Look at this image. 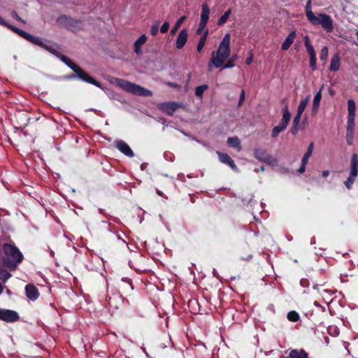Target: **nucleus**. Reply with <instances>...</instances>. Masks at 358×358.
<instances>
[{"mask_svg":"<svg viewBox=\"0 0 358 358\" xmlns=\"http://www.w3.org/2000/svg\"><path fill=\"white\" fill-rule=\"evenodd\" d=\"M20 33L22 34V37L23 38L51 52L57 58H59L62 62H64L67 66L72 69L74 73H71L66 76V78L67 80H79L87 83L92 84L101 89L103 88L102 85L100 82L95 80L90 74L85 72L80 66H79L73 62H72L68 57L60 53L52 46L48 45L47 44L44 43L42 41V38L34 36L26 31Z\"/></svg>","mask_w":358,"mask_h":358,"instance_id":"nucleus-1","label":"nucleus"},{"mask_svg":"<svg viewBox=\"0 0 358 358\" xmlns=\"http://www.w3.org/2000/svg\"><path fill=\"white\" fill-rule=\"evenodd\" d=\"M305 10L308 20L313 25L317 26L320 24L327 33L333 31L334 22L331 17L325 13H319L315 15L312 11L310 0H308L305 6Z\"/></svg>","mask_w":358,"mask_h":358,"instance_id":"nucleus-2","label":"nucleus"},{"mask_svg":"<svg viewBox=\"0 0 358 358\" xmlns=\"http://www.w3.org/2000/svg\"><path fill=\"white\" fill-rule=\"evenodd\" d=\"M2 248L3 252L2 262L5 266L15 267L17 264L22 262L23 255L15 245L4 243Z\"/></svg>","mask_w":358,"mask_h":358,"instance_id":"nucleus-3","label":"nucleus"},{"mask_svg":"<svg viewBox=\"0 0 358 358\" xmlns=\"http://www.w3.org/2000/svg\"><path fill=\"white\" fill-rule=\"evenodd\" d=\"M118 85L126 92L135 95L143 96H150L152 95L150 90L127 80H118Z\"/></svg>","mask_w":358,"mask_h":358,"instance_id":"nucleus-4","label":"nucleus"},{"mask_svg":"<svg viewBox=\"0 0 358 358\" xmlns=\"http://www.w3.org/2000/svg\"><path fill=\"white\" fill-rule=\"evenodd\" d=\"M358 175V155L355 153L352 154L350 160V173L348 179L344 182L347 189H351L353 183Z\"/></svg>","mask_w":358,"mask_h":358,"instance_id":"nucleus-5","label":"nucleus"},{"mask_svg":"<svg viewBox=\"0 0 358 358\" xmlns=\"http://www.w3.org/2000/svg\"><path fill=\"white\" fill-rule=\"evenodd\" d=\"M229 57L227 55H224L220 52H213L212 57L208 65V70L211 71L213 65L217 69L221 68V69H222V66L224 64L225 60H227Z\"/></svg>","mask_w":358,"mask_h":358,"instance_id":"nucleus-6","label":"nucleus"},{"mask_svg":"<svg viewBox=\"0 0 358 358\" xmlns=\"http://www.w3.org/2000/svg\"><path fill=\"white\" fill-rule=\"evenodd\" d=\"M254 156L258 161L270 165L273 164L276 162L275 159L263 148H255L254 150Z\"/></svg>","mask_w":358,"mask_h":358,"instance_id":"nucleus-7","label":"nucleus"},{"mask_svg":"<svg viewBox=\"0 0 358 358\" xmlns=\"http://www.w3.org/2000/svg\"><path fill=\"white\" fill-rule=\"evenodd\" d=\"M0 320L6 322H15L20 320V316L15 310L0 309Z\"/></svg>","mask_w":358,"mask_h":358,"instance_id":"nucleus-8","label":"nucleus"},{"mask_svg":"<svg viewBox=\"0 0 358 358\" xmlns=\"http://www.w3.org/2000/svg\"><path fill=\"white\" fill-rule=\"evenodd\" d=\"M217 52H220V53L230 56L231 49H230V34H226L219 45L218 49Z\"/></svg>","mask_w":358,"mask_h":358,"instance_id":"nucleus-9","label":"nucleus"},{"mask_svg":"<svg viewBox=\"0 0 358 358\" xmlns=\"http://www.w3.org/2000/svg\"><path fill=\"white\" fill-rule=\"evenodd\" d=\"M115 148L119 150L122 153L127 157H132L134 156V152L129 145L122 140H116L115 141Z\"/></svg>","mask_w":358,"mask_h":358,"instance_id":"nucleus-10","label":"nucleus"},{"mask_svg":"<svg viewBox=\"0 0 358 358\" xmlns=\"http://www.w3.org/2000/svg\"><path fill=\"white\" fill-rule=\"evenodd\" d=\"M178 103L176 102H165L159 104V109L167 115L171 116L178 108Z\"/></svg>","mask_w":358,"mask_h":358,"instance_id":"nucleus-11","label":"nucleus"},{"mask_svg":"<svg viewBox=\"0 0 358 358\" xmlns=\"http://www.w3.org/2000/svg\"><path fill=\"white\" fill-rule=\"evenodd\" d=\"M216 153L219 157V160L222 163L228 165L234 171L238 170L237 166L235 164L234 160L227 153L221 152L220 151H217Z\"/></svg>","mask_w":358,"mask_h":358,"instance_id":"nucleus-12","label":"nucleus"},{"mask_svg":"<svg viewBox=\"0 0 358 358\" xmlns=\"http://www.w3.org/2000/svg\"><path fill=\"white\" fill-rule=\"evenodd\" d=\"M25 294L26 296L31 301H36L40 295L38 289L34 284H28L26 285Z\"/></svg>","mask_w":358,"mask_h":358,"instance_id":"nucleus-13","label":"nucleus"},{"mask_svg":"<svg viewBox=\"0 0 358 358\" xmlns=\"http://www.w3.org/2000/svg\"><path fill=\"white\" fill-rule=\"evenodd\" d=\"M187 31L185 29H182L176 38V46L178 49H182L185 45L187 40Z\"/></svg>","mask_w":358,"mask_h":358,"instance_id":"nucleus-14","label":"nucleus"},{"mask_svg":"<svg viewBox=\"0 0 358 358\" xmlns=\"http://www.w3.org/2000/svg\"><path fill=\"white\" fill-rule=\"evenodd\" d=\"M291 118V113L289 111L287 105L282 110V117L280 120V125L283 129H286Z\"/></svg>","mask_w":358,"mask_h":358,"instance_id":"nucleus-15","label":"nucleus"},{"mask_svg":"<svg viewBox=\"0 0 358 358\" xmlns=\"http://www.w3.org/2000/svg\"><path fill=\"white\" fill-rule=\"evenodd\" d=\"M341 57L338 53H336L331 59L329 70L331 71H337L339 70L341 66Z\"/></svg>","mask_w":358,"mask_h":358,"instance_id":"nucleus-16","label":"nucleus"},{"mask_svg":"<svg viewBox=\"0 0 358 358\" xmlns=\"http://www.w3.org/2000/svg\"><path fill=\"white\" fill-rule=\"evenodd\" d=\"M301 115H301V114L296 113V115L294 117V120H293V122H292V127H291V129H290V132L293 135H296L299 132V131L300 129L299 125H300V121H301ZM303 127H301V129H303Z\"/></svg>","mask_w":358,"mask_h":358,"instance_id":"nucleus-17","label":"nucleus"},{"mask_svg":"<svg viewBox=\"0 0 358 358\" xmlns=\"http://www.w3.org/2000/svg\"><path fill=\"white\" fill-rule=\"evenodd\" d=\"M296 38V32L294 31L289 33V34L287 36V37L285 38L284 42L282 43L281 45V49L282 50H288L292 44L293 43L294 39Z\"/></svg>","mask_w":358,"mask_h":358,"instance_id":"nucleus-18","label":"nucleus"},{"mask_svg":"<svg viewBox=\"0 0 358 358\" xmlns=\"http://www.w3.org/2000/svg\"><path fill=\"white\" fill-rule=\"evenodd\" d=\"M209 14H210V8H209L208 4L203 3L202 5L200 22H201L202 24L204 23V24H207L208 19H209Z\"/></svg>","mask_w":358,"mask_h":358,"instance_id":"nucleus-19","label":"nucleus"},{"mask_svg":"<svg viewBox=\"0 0 358 358\" xmlns=\"http://www.w3.org/2000/svg\"><path fill=\"white\" fill-rule=\"evenodd\" d=\"M147 41V36L145 34L141 35L134 43V52L137 54L141 52V46Z\"/></svg>","mask_w":358,"mask_h":358,"instance_id":"nucleus-20","label":"nucleus"},{"mask_svg":"<svg viewBox=\"0 0 358 358\" xmlns=\"http://www.w3.org/2000/svg\"><path fill=\"white\" fill-rule=\"evenodd\" d=\"M227 142L229 147L236 148L238 151L241 149V141L237 136L228 138Z\"/></svg>","mask_w":358,"mask_h":358,"instance_id":"nucleus-21","label":"nucleus"},{"mask_svg":"<svg viewBox=\"0 0 358 358\" xmlns=\"http://www.w3.org/2000/svg\"><path fill=\"white\" fill-rule=\"evenodd\" d=\"M0 25L4 26V27L8 28L11 31H13L14 33L20 36L21 37H22V34L20 32H25L24 31L7 23L1 16H0Z\"/></svg>","mask_w":358,"mask_h":358,"instance_id":"nucleus-22","label":"nucleus"},{"mask_svg":"<svg viewBox=\"0 0 358 358\" xmlns=\"http://www.w3.org/2000/svg\"><path fill=\"white\" fill-rule=\"evenodd\" d=\"M0 25L4 26V27L8 28L11 31H13L14 33L20 36L21 37H22V34L20 32H25L24 31L7 23L1 16H0Z\"/></svg>","mask_w":358,"mask_h":358,"instance_id":"nucleus-23","label":"nucleus"},{"mask_svg":"<svg viewBox=\"0 0 358 358\" xmlns=\"http://www.w3.org/2000/svg\"><path fill=\"white\" fill-rule=\"evenodd\" d=\"M0 25L4 26V27L8 28L11 31H13L14 33L20 36L21 37H22V34L20 32H25L24 31L7 23L1 16H0Z\"/></svg>","mask_w":358,"mask_h":358,"instance_id":"nucleus-24","label":"nucleus"},{"mask_svg":"<svg viewBox=\"0 0 358 358\" xmlns=\"http://www.w3.org/2000/svg\"><path fill=\"white\" fill-rule=\"evenodd\" d=\"M304 45L306 48V51L310 57L316 56L315 49L310 43L308 36H306L304 37Z\"/></svg>","mask_w":358,"mask_h":358,"instance_id":"nucleus-25","label":"nucleus"},{"mask_svg":"<svg viewBox=\"0 0 358 358\" xmlns=\"http://www.w3.org/2000/svg\"><path fill=\"white\" fill-rule=\"evenodd\" d=\"M290 358H308L307 352L303 350H292L289 352Z\"/></svg>","mask_w":358,"mask_h":358,"instance_id":"nucleus-26","label":"nucleus"},{"mask_svg":"<svg viewBox=\"0 0 358 358\" xmlns=\"http://www.w3.org/2000/svg\"><path fill=\"white\" fill-rule=\"evenodd\" d=\"M69 22H68L69 23L67 24L66 29L72 31H75L78 29L79 24L81 23L80 20H75L71 17H69Z\"/></svg>","mask_w":358,"mask_h":358,"instance_id":"nucleus-27","label":"nucleus"},{"mask_svg":"<svg viewBox=\"0 0 358 358\" xmlns=\"http://www.w3.org/2000/svg\"><path fill=\"white\" fill-rule=\"evenodd\" d=\"M322 99V93L321 90H320L314 96L313 103V108L312 110L313 113H317L319 109L320 103Z\"/></svg>","mask_w":358,"mask_h":358,"instance_id":"nucleus-28","label":"nucleus"},{"mask_svg":"<svg viewBox=\"0 0 358 358\" xmlns=\"http://www.w3.org/2000/svg\"><path fill=\"white\" fill-rule=\"evenodd\" d=\"M208 35V30L206 29L205 31L203 32V35L200 38L199 41L197 44L196 48H197V51L199 52H201V51L203 48V46L205 45Z\"/></svg>","mask_w":358,"mask_h":358,"instance_id":"nucleus-29","label":"nucleus"},{"mask_svg":"<svg viewBox=\"0 0 358 358\" xmlns=\"http://www.w3.org/2000/svg\"><path fill=\"white\" fill-rule=\"evenodd\" d=\"M228 59H229L227 60V63L223 65L222 69H230V68H233L234 66H235V62L238 59V56H237V55L234 54V55H231L230 57H229Z\"/></svg>","mask_w":358,"mask_h":358,"instance_id":"nucleus-30","label":"nucleus"},{"mask_svg":"<svg viewBox=\"0 0 358 358\" xmlns=\"http://www.w3.org/2000/svg\"><path fill=\"white\" fill-rule=\"evenodd\" d=\"M69 16H66L65 15H60L57 19V25L60 27H64L66 29L67 24L69 23L68 22H69Z\"/></svg>","mask_w":358,"mask_h":358,"instance_id":"nucleus-31","label":"nucleus"},{"mask_svg":"<svg viewBox=\"0 0 358 358\" xmlns=\"http://www.w3.org/2000/svg\"><path fill=\"white\" fill-rule=\"evenodd\" d=\"M309 97H310V95L308 96L306 98L302 99L300 103H299V105L298 106V108H297V113L298 114H301L302 115L304 110L306 109V106H307V104L309 101Z\"/></svg>","mask_w":358,"mask_h":358,"instance_id":"nucleus-32","label":"nucleus"},{"mask_svg":"<svg viewBox=\"0 0 358 358\" xmlns=\"http://www.w3.org/2000/svg\"><path fill=\"white\" fill-rule=\"evenodd\" d=\"M231 13V10L229 8L228 9L218 20L217 21V25L221 26L227 22V20L229 19V17Z\"/></svg>","mask_w":358,"mask_h":358,"instance_id":"nucleus-33","label":"nucleus"},{"mask_svg":"<svg viewBox=\"0 0 358 358\" xmlns=\"http://www.w3.org/2000/svg\"><path fill=\"white\" fill-rule=\"evenodd\" d=\"M185 19H186V16L184 15V16H182L181 17H180L177 20V22H176L174 27L172 28V29L171 31V34H176L178 31V29L180 27V25L185 21Z\"/></svg>","mask_w":358,"mask_h":358,"instance_id":"nucleus-34","label":"nucleus"},{"mask_svg":"<svg viewBox=\"0 0 358 358\" xmlns=\"http://www.w3.org/2000/svg\"><path fill=\"white\" fill-rule=\"evenodd\" d=\"M208 89L207 85L197 86L195 89V94L199 98H202L203 92Z\"/></svg>","mask_w":358,"mask_h":358,"instance_id":"nucleus-35","label":"nucleus"},{"mask_svg":"<svg viewBox=\"0 0 358 358\" xmlns=\"http://www.w3.org/2000/svg\"><path fill=\"white\" fill-rule=\"evenodd\" d=\"M287 317L289 321L295 322L299 320V315L295 310H292L287 313Z\"/></svg>","mask_w":358,"mask_h":358,"instance_id":"nucleus-36","label":"nucleus"},{"mask_svg":"<svg viewBox=\"0 0 358 358\" xmlns=\"http://www.w3.org/2000/svg\"><path fill=\"white\" fill-rule=\"evenodd\" d=\"M348 115H355L356 106L355 103L352 99H349L348 101Z\"/></svg>","mask_w":358,"mask_h":358,"instance_id":"nucleus-37","label":"nucleus"},{"mask_svg":"<svg viewBox=\"0 0 358 358\" xmlns=\"http://www.w3.org/2000/svg\"><path fill=\"white\" fill-rule=\"evenodd\" d=\"M329 55V49L327 46L322 48L320 53V59L322 62H326Z\"/></svg>","mask_w":358,"mask_h":358,"instance_id":"nucleus-38","label":"nucleus"},{"mask_svg":"<svg viewBox=\"0 0 358 358\" xmlns=\"http://www.w3.org/2000/svg\"><path fill=\"white\" fill-rule=\"evenodd\" d=\"M11 274L6 270L0 269V280L6 282L10 278Z\"/></svg>","mask_w":358,"mask_h":358,"instance_id":"nucleus-39","label":"nucleus"},{"mask_svg":"<svg viewBox=\"0 0 358 358\" xmlns=\"http://www.w3.org/2000/svg\"><path fill=\"white\" fill-rule=\"evenodd\" d=\"M285 129H283L282 127H281L280 124H278L273 127L271 132V136L273 138H276L279 135V134L283 131Z\"/></svg>","mask_w":358,"mask_h":358,"instance_id":"nucleus-40","label":"nucleus"},{"mask_svg":"<svg viewBox=\"0 0 358 358\" xmlns=\"http://www.w3.org/2000/svg\"><path fill=\"white\" fill-rule=\"evenodd\" d=\"M159 22H156L150 28V34L152 36H156L159 31Z\"/></svg>","mask_w":358,"mask_h":358,"instance_id":"nucleus-41","label":"nucleus"},{"mask_svg":"<svg viewBox=\"0 0 358 358\" xmlns=\"http://www.w3.org/2000/svg\"><path fill=\"white\" fill-rule=\"evenodd\" d=\"M316 60V56L310 57V67L311 68L313 71L317 69Z\"/></svg>","mask_w":358,"mask_h":358,"instance_id":"nucleus-42","label":"nucleus"},{"mask_svg":"<svg viewBox=\"0 0 358 358\" xmlns=\"http://www.w3.org/2000/svg\"><path fill=\"white\" fill-rule=\"evenodd\" d=\"M354 139V132L347 131L346 132V141L349 145H352Z\"/></svg>","mask_w":358,"mask_h":358,"instance_id":"nucleus-43","label":"nucleus"},{"mask_svg":"<svg viewBox=\"0 0 358 358\" xmlns=\"http://www.w3.org/2000/svg\"><path fill=\"white\" fill-rule=\"evenodd\" d=\"M169 27H170L169 22H164L160 29L161 33L164 34V33L167 32V31L169 29Z\"/></svg>","mask_w":358,"mask_h":358,"instance_id":"nucleus-44","label":"nucleus"},{"mask_svg":"<svg viewBox=\"0 0 358 358\" xmlns=\"http://www.w3.org/2000/svg\"><path fill=\"white\" fill-rule=\"evenodd\" d=\"M206 24L203 23V24H202L201 22H199V27L196 31V34L197 35L201 34L202 32L203 31L204 29L206 28Z\"/></svg>","mask_w":358,"mask_h":358,"instance_id":"nucleus-45","label":"nucleus"},{"mask_svg":"<svg viewBox=\"0 0 358 358\" xmlns=\"http://www.w3.org/2000/svg\"><path fill=\"white\" fill-rule=\"evenodd\" d=\"M12 17L15 18L16 20L21 22L22 23H25V22L18 15L15 10L12 11Z\"/></svg>","mask_w":358,"mask_h":358,"instance_id":"nucleus-46","label":"nucleus"},{"mask_svg":"<svg viewBox=\"0 0 358 358\" xmlns=\"http://www.w3.org/2000/svg\"><path fill=\"white\" fill-rule=\"evenodd\" d=\"M355 115H348V124H355Z\"/></svg>","mask_w":358,"mask_h":358,"instance_id":"nucleus-47","label":"nucleus"},{"mask_svg":"<svg viewBox=\"0 0 358 358\" xmlns=\"http://www.w3.org/2000/svg\"><path fill=\"white\" fill-rule=\"evenodd\" d=\"M313 148H314V143H310L308 147V149H307V151L306 152V153L311 156L313 151Z\"/></svg>","mask_w":358,"mask_h":358,"instance_id":"nucleus-48","label":"nucleus"},{"mask_svg":"<svg viewBox=\"0 0 358 358\" xmlns=\"http://www.w3.org/2000/svg\"><path fill=\"white\" fill-rule=\"evenodd\" d=\"M313 148H314V143H310L308 147V149H307V151L306 152V153L311 156L313 151Z\"/></svg>","mask_w":358,"mask_h":358,"instance_id":"nucleus-49","label":"nucleus"},{"mask_svg":"<svg viewBox=\"0 0 358 358\" xmlns=\"http://www.w3.org/2000/svg\"><path fill=\"white\" fill-rule=\"evenodd\" d=\"M245 100V91L244 90H241V93L240 94L238 105L241 106Z\"/></svg>","mask_w":358,"mask_h":358,"instance_id":"nucleus-50","label":"nucleus"},{"mask_svg":"<svg viewBox=\"0 0 358 358\" xmlns=\"http://www.w3.org/2000/svg\"><path fill=\"white\" fill-rule=\"evenodd\" d=\"M310 157V155L305 153L302 157V159H301V163L303 164H308V159Z\"/></svg>","mask_w":358,"mask_h":358,"instance_id":"nucleus-51","label":"nucleus"},{"mask_svg":"<svg viewBox=\"0 0 358 358\" xmlns=\"http://www.w3.org/2000/svg\"><path fill=\"white\" fill-rule=\"evenodd\" d=\"M306 164L301 163L300 168L298 169V172L303 173L305 172Z\"/></svg>","mask_w":358,"mask_h":358,"instance_id":"nucleus-52","label":"nucleus"},{"mask_svg":"<svg viewBox=\"0 0 358 358\" xmlns=\"http://www.w3.org/2000/svg\"><path fill=\"white\" fill-rule=\"evenodd\" d=\"M355 124H348L347 131L354 132Z\"/></svg>","mask_w":358,"mask_h":358,"instance_id":"nucleus-53","label":"nucleus"},{"mask_svg":"<svg viewBox=\"0 0 358 358\" xmlns=\"http://www.w3.org/2000/svg\"><path fill=\"white\" fill-rule=\"evenodd\" d=\"M122 281L126 282L127 283L128 287H129L131 290L134 289L132 282L131 280H124V279H122Z\"/></svg>","mask_w":358,"mask_h":358,"instance_id":"nucleus-54","label":"nucleus"},{"mask_svg":"<svg viewBox=\"0 0 358 358\" xmlns=\"http://www.w3.org/2000/svg\"><path fill=\"white\" fill-rule=\"evenodd\" d=\"M329 175V171L328 170L324 171L322 172V177L327 178Z\"/></svg>","mask_w":358,"mask_h":358,"instance_id":"nucleus-55","label":"nucleus"},{"mask_svg":"<svg viewBox=\"0 0 358 358\" xmlns=\"http://www.w3.org/2000/svg\"><path fill=\"white\" fill-rule=\"evenodd\" d=\"M252 60V57H248L246 59V64H250L251 63Z\"/></svg>","mask_w":358,"mask_h":358,"instance_id":"nucleus-56","label":"nucleus"},{"mask_svg":"<svg viewBox=\"0 0 358 358\" xmlns=\"http://www.w3.org/2000/svg\"><path fill=\"white\" fill-rule=\"evenodd\" d=\"M3 290V286L1 285V284L0 283V294H2Z\"/></svg>","mask_w":358,"mask_h":358,"instance_id":"nucleus-57","label":"nucleus"},{"mask_svg":"<svg viewBox=\"0 0 358 358\" xmlns=\"http://www.w3.org/2000/svg\"><path fill=\"white\" fill-rule=\"evenodd\" d=\"M169 85L173 86V87L176 86V85L174 83H169Z\"/></svg>","mask_w":358,"mask_h":358,"instance_id":"nucleus-58","label":"nucleus"},{"mask_svg":"<svg viewBox=\"0 0 358 358\" xmlns=\"http://www.w3.org/2000/svg\"><path fill=\"white\" fill-rule=\"evenodd\" d=\"M260 170H261L262 171H264V167L263 166H262L260 167Z\"/></svg>","mask_w":358,"mask_h":358,"instance_id":"nucleus-59","label":"nucleus"},{"mask_svg":"<svg viewBox=\"0 0 358 358\" xmlns=\"http://www.w3.org/2000/svg\"><path fill=\"white\" fill-rule=\"evenodd\" d=\"M280 358H290V357H289H289L281 356Z\"/></svg>","mask_w":358,"mask_h":358,"instance_id":"nucleus-60","label":"nucleus"},{"mask_svg":"<svg viewBox=\"0 0 358 358\" xmlns=\"http://www.w3.org/2000/svg\"><path fill=\"white\" fill-rule=\"evenodd\" d=\"M141 169H144L143 164L141 165Z\"/></svg>","mask_w":358,"mask_h":358,"instance_id":"nucleus-61","label":"nucleus"},{"mask_svg":"<svg viewBox=\"0 0 358 358\" xmlns=\"http://www.w3.org/2000/svg\"><path fill=\"white\" fill-rule=\"evenodd\" d=\"M190 77H191V75H190V74H189V75H188V78H189V79L190 78Z\"/></svg>","mask_w":358,"mask_h":358,"instance_id":"nucleus-62","label":"nucleus"}]
</instances>
